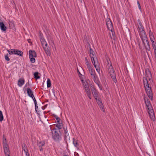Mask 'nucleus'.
<instances>
[{"mask_svg":"<svg viewBox=\"0 0 156 156\" xmlns=\"http://www.w3.org/2000/svg\"><path fill=\"white\" fill-rule=\"evenodd\" d=\"M93 62V65H94V66H95V65H96L95 64V62Z\"/></svg>","mask_w":156,"mask_h":156,"instance_id":"obj_54","label":"nucleus"},{"mask_svg":"<svg viewBox=\"0 0 156 156\" xmlns=\"http://www.w3.org/2000/svg\"><path fill=\"white\" fill-rule=\"evenodd\" d=\"M22 147L23 150L27 155V153L28 152V149L26 145L24 143L22 145Z\"/></svg>","mask_w":156,"mask_h":156,"instance_id":"obj_21","label":"nucleus"},{"mask_svg":"<svg viewBox=\"0 0 156 156\" xmlns=\"http://www.w3.org/2000/svg\"><path fill=\"white\" fill-rule=\"evenodd\" d=\"M62 123L59 122H58V123L56 125V127H57L59 130L61 129L62 128Z\"/></svg>","mask_w":156,"mask_h":156,"instance_id":"obj_24","label":"nucleus"},{"mask_svg":"<svg viewBox=\"0 0 156 156\" xmlns=\"http://www.w3.org/2000/svg\"><path fill=\"white\" fill-rule=\"evenodd\" d=\"M47 86L48 87H49L51 86V81L50 79H48L47 81Z\"/></svg>","mask_w":156,"mask_h":156,"instance_id":"obj_29","label":"nucleus"},{"mask_svg":"<svg viewBox=\"0 0 156 156\" xmlns=\"http://www.w3.org/2000/svg\"><path fill=\"white\" fill-rule=\"evenodd\" d=\"M88 70L90 73L91 76H92V77L93 76H95V75H96L94 70L92 68L90 69H88Z\"/></svg>","mask_w":156,"mask_h":156,"instance_id":"obj_18","label":"nucleus"},{"mask_svg":"<svg viewBox=\"0 0 156 156\" xmlns=\"http://www.w3.org/2000/svg\"><path fill=\"white\" fill-rule=\"evenodd\" d=\"M94 67L95 68L97 72L98 73H99V72H100V68H99V67L97 65H95V66H94Z\"/></svg>","mask_w":156,"mask_h":156,"instance_id":"obj_40","label":"nucleus"},{"mask_svg":"<svg viewBox=\"0 0 156 156\" xmlns=\"http://www.w3.org/2000/svg\"><path fill=\"white\" fill-rule=\"evenodd\" d=\"M85 60L86 61V62H88V61L87 59V57H85Z\"/></svg>","mask_w":156,"mask_h":156,"instance_id":"obj_52","label":"nucleus"},{"mask_svg":"<svg viewBox=\"0 0 156 156\" xmlns=\"http://www.w3.org/2000/svg\"><path fill=\"white\" fill-rule=\"evenodd\" d=\"M40 40L43 47L44 46V44H45V43H46V42L43 37H41V38L40 39Z\"/></svg>","mask_w":156,"mask_h":156,"instance_id":"obj_25","label":"nucleus"},{"mask_svg":"<svg viewBox=\"0 0 156 156\" xmlns=\"http://www.w3.org/2000/svg\"><path fill=\"white\" fill-rule=\"evenodd\" d=\"M76 155H75V156H79V154H78L77 153H76Z\"/></svg>","mask_w":156,"mask_h":156,"instance_id":"obj_56","label":"nucleus"},{"mask_svg":"<svg viewBox=\"0 0 156 156\" xmlns=\"http://www.w3.org/2000/svg\"><path fill=\"white\" fill-rule=\"evenodd\" d=\"M137 4L138 5V6L140 9H141V6L140 5V4L139 2V1L137 2Z\"/></svg>","mask_w":156,"mask_h":156,"instance_id":"obj_47","label":"nucleus"},{"mask_svg":"<svg viewBox=\"0 0 156 156\" xmlns=\"http://www.w3.org/2000/svg\"><path fill=\"white\" fill-rule=\"evenodd\" d=\"M32 98L33 100V101H34V104H37V101H36L34 97H34H33V98Z\"/></svg>","mask_w":156,"mask_h":156,"instance_id":"obj_44","label":"nucleus"},{"mask_svg":"<svg viewBox=\"0 0 156 156\" xmlns=\"http://www.w3.org/2000/svg\"><path fill=\"white\" fill-rule=\"evenodd\" d=\"M97 104H98L100 109L101 110L105 112L104 108V107L103 105L102 104V102L100 98H96L95 99Z\"/></svg>","mask_w":156,"mask_h":156,"instance_id":"obj_8","label":"nucleus"},{"mask_svg":"<svg viewBox=\"0 0 156 156\" xmlns=\"http://www.w3.org/2000/svg\"><path fill=\"white\" fill-rule=\"evenodd\" d=\"M92 77L93 78V80L94 81V82H95L97 80H98V77L96 75H95V76H92Z\"/></svg>","mask_w":156,"mask_h":156,"instance_id":"obj_34","label":"nucleus"},{"mask_svg":"<svg viewBox=\"0 0 156 156\" xmlns=\"http://www.w3.org/2000/svg\"><path fill=\"white\" fill-rule=\"evenodd\" d=\"M140 36L144 45H145V41H148V39L146 33L145 32L141 33Z\"/></svg>","mask_w":156,"mask_h":156,"instance_id":"obj_7","label":"nucleus"},{"mask_svg":"<svg viewBox=\"0 0 156 156\" xmlns=\"http://www.w3.org/2000/svg\"><path fill=\"white\" fill-rule=\"evenodd\" d=\"M90 88L91 89H94V88H95L94 86L92 84H91L90 86Z\"/></svg>","mask_w":156,"mask_h":156,"instance_id":"obj_45","label":"nucleus"},{"mask_svg":"<svg viewBox=\"0 0 156 156\" xmlns=\"http://www.w3.org/2000/svg\"><path fill=\"white\" fill-rule=\"evenodd\" d=\"M48 46V44H47V43H45V44H44V46L45 47H48V46Z\"/></svg>","mask_w":156,"mask_h":156,"instance_id":"obj_51","label":"nucleus"},{"mask_svg":"<svg viewBox=\"0 0 156 156\" xmlns=\"http://www.w3.org/2000/svg\"><path fill=\"white\" fill-rule=\"evenodd\" d=\"M110 74L113 81L115 83H116L117 82V80L116 78V75L115 72L113 73H110Z\"/></svg>","mask_w":156,"mask_h":156,"instance_id":"obj_15","label":"nucleus"},{"mask_svg":"<svg viewBox=\"0 0 156 156\" xmlns=\"http://www.w3.org/2000/svg\"><path fill=\"white\" fill-rule=\"evenodd\" d=\"M42 109H43V110H44V109L42 107Z\"/></svg>","mask_w":156,"mask_h":156,"instance_id":"obj_60","label":"nucleus"},{"mask_svg":"<svg viewBox=\"0 0 156 156\" xmlns=\"http://www.w3.org/2000/svg\"><path fill=\"white\" fill-rule=\"evenodd\" d=\"M54 117L56 119L57 122H60L61 119L59 117H57L56 115H54Z\"/></svg>","mask_w":156,"mask_h":156,"instance_id":"obj_38","label":"nucleus"},{"mask_svg":"<svg viewBox=\"0 0 156 156\" xmlns=\"http://www.w3.org/2000/svg\"><path fill=\"white\" fill-rule=\"evenodd\" d=\"M9 24L10 27H12L14 26V24L13 22H9Z\"/></svg>","mask_w":156,"mask_h":156,"instance_id":"obj_42","label":"nucleus"},{"mask_svg":"<svg viewBox=\"0 0 156 156\" xmlns=\"http://www.w3.org/2000/svg\"><path fill=\"white\" fill-rule=\"evenodd\" d=\"M51 130L53 139L58 142L61 140V133L59 130L55 129Z\"/></svg>","mask_w":156,"mask_h":156,"instance_id":"obj_4","label":"nucleus"},{"mask_svg":"<svg viewBox=\"0 0 156 156\" xmlns=\"http://www.w3.org/2000/svg\"><path fill=\"white\" fill-rule=\"evenodd\" d=\"M154 53H156V48L154 49Z\"/></svg>","mask_w":156,"mask_h":156,"instance_id":"obj_55","label":"nucleus"},{"mask_svg":"<svg viewBox=\"0 0 156 156\" xmlns=\"http://www.w3.org/2000/svg\"><path fill=\"white\" fill-rule=\"evenodd\" d=\"M145 76L147 78L145 77H144L143 78L144 85L148 96L151 101H152L153 97L152 91H151V88L149 86L147 80V79L149 80H151V79L152 77V75L148 69H145Z\"/></svg>","mask_w":156,"mask_h":156,"instance_id":"obj_1","label":"nucleus"},{"mask_svg":"<svg viewBox=\"0 0 156 156\" xmlns=\"http://www.w3.org/2000/svg\"><path fill=\"white\" fill-rule=\"evenodd\" d=\"M0 27L1 30L3 31H5L7 29L6 26L3 22H0Z\"/></svg>","mask_w":156,"mask_h":156,"instance_id":"obj_16","label":"nucleus"},{"mask_svg":"<svg viewBox=\"0 0 156 156\" xmlns=\"http://www.w3.org/2000/svg\"><path fill=\"white\" fill-rule=\"evenodd\" d=\"M27 83L25 85V87H24V88H24H24H25V87H27ZM29 85V83H28V85Z\"/></svg>","mask_w":156,"mask_h":156,"instance_id":"obj_53","label":"nucleus"},{"mask_svg":"<svg viewBox=\"0 0 156 156\" xmlns=\"http://www.w3.org/2000/svg\"><path fill=\"white\" fill-rule=\"evenodd\" d=\"M27 93L28 95L30 98H33L34 97L33 92L31 90L30 88H27Z\"/></svg>","mask_w":156,"mask_h":156,"instance_id":"obj_12","label":"nucleus"},{"mask_svg":"<svg viewBox=\"0 0 156 156\" xmlns=\"http://www.w3.org/2000/svg\"><path fill=\"white\" fill-rule=\"evenodd\" d=\"M35 111L37 112V109L38 108V107L37 106V104H35Z\"/></svg>","mask_w":156,"mask_h":156,"instance_id":"obj_46","label":"nucleus"},{"mask_svg":"<svg viewBox=\"0 0 156 156\" xmlns=\"http://www.w3.org/2000/svg\"><path fill=\"white\" fill-rule=\"evenodd\" d=\"M89 53L93 56H94L95 55V53L90 47V48Z\"/></svg>","mask_w":156,"mask_h":156,"instance_id":"obj_27","label":"nucleus"},{"mask_svg":"<svg viewBox=\"0 0 156 156\" xmlns=\"http://www.w3.org/2000/svg\"><path fill=\"white\" fill-rule=\"evenodd\" d=\"M91 58L92 63H93V62H96V61H97L96 57V56H95L94 57H92L91 56Z\"/></svg>","mask_w":156,"mask_h":156,"instance_id":"obj_30","label":"nucleus"},{"mask_svg":"<svg viewBox=\"0 0 156 156\" xmlns=\"http://www.w3.org/2000/svg\"><path fill=\"white\" fill-rule=\"evenodd\" d=\"M1 21V19H0V21ZM0 22H1V21H0Z\"/></svg>","mask_w":156,"mask_h":156,"instance_id":"obj_61","label":"nucleus"},{"mask_svg":"<svg viewBox=\"0 0 156 156\" xmlns=\"http://www.w3.org/2000/svg\"><path fill=\"white\" fill-rule=\"evenodd\" d=\"M147 43V46L145 45H145H144L145 48L147 50H148V51L150 50V46L149 43V42L148 41H146Z\"/></svg>","mask_w":156,"mask_h":156,"instance_id":"obj_23","label":"nucleus"},{"mask_svg":"<svg viewBox=\"0 0 156 156\" xmlns=\"http://www.w3.org/2000/svg\"><path fill=\"white\" fill-rule=\"evenodd\" d=\"M155 56V58H156V53H154Z\"/></svg>","mask_w":156,"mask_h":156,"instance_id":"obj_59","label":"nucleus"},{"mask_svg":"<svg viewBox=\"0 0 156 156\" xmlns=\"http://www.w3.org/2000/svg\"><path fill=\"white\" fill-rule=\"evenodd\" d=\"M108 66L109 67L108 70L109 73L114 72L115 71L112 64L109 65V63H108Z\"/></svg>","mask_w":156,"mask_h":156,"instance_id":"obj_20","label":"nucleus"},{"mask_svg":"<svg viewBox=\"0 0 156 156\" xmlns=\"http://www.w3.org/2000/svg\"><path fill=\"white\" fill-rule=\"evenodd\" d=\"M25 80L23 78H20L18 81V85L21 87L24 84Z\"/></svg>","mask_w":156,"mask_h":156,"instance_id":"obj_14","label":"nucleus"},{"mask_svg":"<svg viewBox=\"0 0 156 156\" xmlns=\"http://www.w3.org/2000/svg\"><path fill=\"white\" fill-rule=\"evenodd\" d=\"M38 73L36 72L34 73V78L37 79H39L40 78V77L38 75Z\"/></svg>","mask_w":156,"mask_h":156,"instance_id":"obj_26","label":"nucleus"},{"mask_svg":"<svg viewBox=\"0 0 156 156\" xmlns=\"http://www.w3.org/2000/svg\"><path fill=\"white\" fill-rule=\"evenodd\" d=\"M87 63V68H88V69H90V68H91V64L89 63L88 62H86Z\"/></svg>","mask_w":156,"mask_h":156,"instance_id":"obj_37","label":"nucleus"},{"mask_svg":"<svg viewBox=\"0 0 156 156\" xmlns=\"http://www.w3.org/2000/svg\"><path fill=\"white\" fill-rule=\"evenodd\" d=\"M98 87H99L100 89L101 90H102V87L100 86V84L99 85V86H98Z\"/></svg>","mask_w":156,"mask_h":156,"instance_id":"obj_49","label":"nucleus"},{"mask_svg":"<svg viewBox=\"0 0 156 156\" xmlns=\"http://www.w3.org/2000/svg\"><path fill=\"white\" fill-rule=\"evenodd\" d=\"M92 93L95 99L97 98L98 97L99 92L97 90L96 88H94V89H91Z\"/></svg>","mask_w":156,"mask_h":156,"instance_id":"obj_9","label":"nucleus"},{"mask_svg":"<svg viewBox=\"0 0 156 156\" xmlns=\"http://www.w3.org/2000/svg\"><path fill=\"white\" fill-rule=\"evenodd\" d=\"M144 101L148 109L147 112L150 118L154 120L155 119L154 114L153 108L150 102V101L148 98H144Z\"/></svg>","mask_w":156,"mask_h":156,"instance_id":"obj_2","label":"nucleus"},{"mask_svg":"<svg viewBox=\"0 0 156 156\" xmlns=\"http://www.w3.org/2000/svg\"><path fill=\"white\" fill-rule=\"evenodd\" d=\"M81 81L87 96L90 99H91V93L87 83L86 81H84L83 80H81Z\"/></svg>","mask_w":156,"mask_h":156,"instance_id":"obj_5","label":"nucleus"},{"mask_svg":"<svg viewBox=\"0 0 156 156\" xmlns=\"http://www.w3.org/2000/svg\"><path fill=\"white\" fill-rule=\"evenodd\" d=\"M15 51H16V49H11V51H10L9 54L10 55H11V54H14V53L15 52Z\"/></svg>","mask_w":156,"mask_h":156,"instance_id":"obj_41","label":"nucleus"},{"mask_svg":"<svg viewBox=\"0 0 156 156\" xmlns=\"http://www.w3.org/2000/svg\"><path fill=\"white\" fill-rule=\"evenodd\" d=\"M29 56L36 57H37V54L34 50H30L29 51Z\"/></svg>","mask_w":156,"mask_h":156,"instance_id":"obj_11","label":"nucleus"},{"mask_svg":"<svg viewBox=\"0 0 156 156\" xmlns=\"http://www.w3.org/2000/svg\"><path fill=\"white\" fill-rule=\"evenodd\" d=\"M47 106V105H45V108H46Z\"/></svg>","mask_w":156,"mask_h":156,"instance_id":"obj_58","label":"nucleus"},{"mask_svg":"<svg viewBox=\"0 0 156 156\" xmlns=\"http://www.w3.org/2000/svg\"><path fill=\"white\" fill-rule=\"evenodd\" d=\"M94 82L98 85V86H99V85L100 84V82L98 79L96 81Z\"/></svg>","mask_w":156,"mask_h":156,"instance_id":"obj_43","label":"nucleus"},{"mask_svg":"<svg viewBox=\"0 0 156 156\" xmlns=\"http://www.w3.org/2000/svg\"><path fill=\"white\" fill-rule=\"evenodd\" d=\"M152 42V45L154 49L156 48V45H155L156 43L154 42V40L151 41Z\"/></svg>","mask_w":156,"mask_h":156,"instance_id":"obj_33","label":"nucleus"},{"mask_svg":"<svg viewBox=\"0 0 156 156\" xmlns=\"http://www.w3.org/2000/svg\"><path fill=\"white\" fill-rule=\"evenodd\" d=\"M73 144L76 147L78 148L79 145L78 143V141L77 140L75 139V138H73Z\"/></svg>","mask_w":156,"mask_h":156,"instance_id":"obj_19","label":"nucleus"},{"mask_svg":"<svg viewBox=\"0 0 156 156\" xmlns=\"http://www.w3.org/2000/svg\"><path fill=\"white\" fill-rule=\"evenodd\" d=\"M7 51L8 52L9 54L10 51L9 50H8Z\"/></svg>","mask_w":156,"mask_h":156,"instance_id":"obj_57","label":"nucleus"},{"mask_svg":"<svg viewBox=\"0 0 156 156\" xmlns=\"http://www.w3.org/2000/svg\"><path fill=\"white\" fill-rule=\"evenodd\" d=\"M44 144L45 143L44 142H40L37 143V145L39 147H42L44 146Z\"/></svg>","mask_w":156,"mask_h":156,"instance_id":"obj_28","label":"nucleus"},{"mask_svg":"<svg viewBox=\"0 0 156 156\" xmlns=\"http://www.w3.org/2000/svg\"><path fill=\"white\" fill-rule=\"evenodd\" d=\"M27 41L28 42V43H30L31 44L32 43V42L31 41V40L30 39H28L27 40Z\"/></svg>","mask_w":156,"mask_h":156,"instance_id":"obj_48","label":"nucleus"},{"mask_svg":"<svg viewBox=\"0 0 156 156\" xmlns=\"http://www.w3.org/2000/svg\"><path fill=\"white\" fill-rule=\"evenodd\" d=\"M14 54L17 55L22 57L23 56V52L20 50L18 49H16L15 52L14 53Z\"/></svg>","mask_w":156,"mask_h":156,"instance_id":"obj_17","label":"nucleus"},{"mask_svg":"<svg viewBox=\"0 0 156 156\" xmlns=\"http://www.w3.org/2000/svg\"><path fill=\"white\" fill-rule=\"evenodd\" d=\"M5 58L6 61H9L10 60V58H9L8 57V54H7L5 55Z\"/></svg>","mask_w":156,"mask_h":156,"instance_id":"obj_36","label":"nucleus"},{"mask_svg":"<svg viewBox=\"0 0 156 156\" xmlns=\"http://www.w3.org/2000/svg\"><path fill=\"white\" fill-rule=\"evenodd\" d=\"M64 132L65 135V137L69 135L68 133V131L66 128V129L64 128Z\"/></svg>","mask_w":156,"mask_h":156,"instance_id":"obj_35","label":"nucleus"},{"mask_svg":"<svg viewBox=\"0 0 156 156\" xmlns=\"http://www.w3.org/2000/svg\"><path fill=\"white\" fill-rule=\"evenodd\" d=\"M94 67L95 68L97 72L98 73H99V72H100V68H99V67L97 65H95V66H94Z\"/></svg>","mask_w":156,"mask_h":156,"instance_id":"obj_39","label":"nucleus"},{"mask_svg":"<svg viewBox=\"0 0 156 156\" xmlns=\"http://www.w3.org/2000/svg\"><path fill=\"white\" fill-rule=\"evenodd\" d=\"M106 25L107 28L109 30L112 31L113 27L112 21L109 18H107L106 19Z\"/></svg>","mask_w":156,"mask_h":156,"instance_id":"obj_6","label":"nucleus"},{"mask_svg":"<svg viewBox=\"0 0 156 156\" xmlns=\"http://www.w3.org/2000/svg\"><path fill=\"white\" fill-rule=\"evenodd\" d=\"M3 120V116L2 112L0 110V121L2 122Z\"/></svg>","mask_w":156,"mask_h":156,"instance_id":"obj_32","label":"nucleus"},{"mask_svg":"<svg viewBox=\"0 0 156 156\" xmlns=\"http://www.w3.org/2000/svg\"><path fill=\"white\" fill-rule=\"evenodd\" d=\"M3 147L4 149L5 156H11L10 151L6 138L4 135H3Z\"/></svg>","mask_w":156,"mask_h":156,"instance_id":"obj_3","label":"nucleus"},{"mask_svg":"<svg viewBox=\"0 0 156 156\" xmlns=\"http://www.w3.org/2000/svg\"><path fill=\"white\" fill-rule=\"evenodd\" d=\"M149 35L151 41H153L154 40V37L153 34V33L151 32V30H150L149 32Z\"/></svg>","mask_w":156,"mask_h":156,"instance_id":"obj_22","label":"nucleus"},{"mask_svg":"<svg viewBox=\"0 0 156 156\" xmlns=\"http://www.w3.org/2000/svg\"><path fill=\"white\" fill-rule=\"evenodd\" d=\"M40 150V151H42L43 150V148H42L41 147H39Z\"/></svg>","mask_w":156,"mask_h":156,"instance_id":"obj_50","label":"nucleus"},{"mask_svg":"<svg viewBox=\"0 0 156 156\" xmlns=\"http://www.w3.org/2000/svg\"><path fill=\"white\" fill-rule=\"evenodd\" d=\"M43 48L47 55L48 56H50L51 55V52L49 50V47H45L43 46Z\"/></svg>","mask_w":156,"mask_h":156,"instance_id":"obj_13","label":"nucleus"},{"mask_svg":"<svg viewBox=\"0 0 156 156\" xmlns=\"http://www.w3.org/2000/svg\"><path fill=\"white\" fill-rule=\"evenodd\" d=\"M138 22L139 23V25L138 26V28L140 30V32L142 33H145V31L144 30V28L143 27L142 23L139 20H138Z\"/></svg>","mask_w":156,"mask_h":156,"instance_id":"obj_10","label":"nucleus"},{"mask_svg":"<svg viewBox=\"0 0 156 156\" xmlns=\"http://www.w3.org/2000/svg\"><path fill=\"white\" fill-rule=\"evenodd\" d=\"M29 57L30 59V62L32 63H34L35 61V59L33 57H32L31 56H29Z\"/></svg>","mask_w":156,"mask_h":156,"instance_id":"obj_31","label":"nucleus"}]
</instances>
